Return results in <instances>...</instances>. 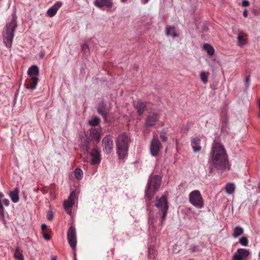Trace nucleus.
Returning a JSON list of instances; mask_svg holds the SVG:
<instances>
[{
    "mask_svg": "<svg viewBox=\"0 0 260 260\" xmlns=\"http://www.w3.org/2000/svg\"><path fill=\"white\" fill-rule=\"evenodd\" d=\"M123 2H125L126 0H121Z\"/></svg>",
    "mask_w": 260,
    "mask_h": 260,
    "instance_id": "nucleus-50",
    "label": "nucleus"
},
{
    "mask_svg": "<svg viewBox=\"0 0 260 260\" xmlns=\"http://www.w3.org/2000/svg\"><path fill=\"white\" fill-rule=\"evenodd\" d=\"M160 138L163 142H165L167 140V138L165 135H161Z\"/></svg>",
    "mask_w": 260,
    "mask_h": 260,
    "instance_id": "nucleus-38",
    "label": "nucleus"
},
{
    "mask_svg": "<svg viewBox=\"0 0 260 260\" xmlns=\"http://www.w3.org/2000/svg\"><path fill=\"white\" fill-rule=\"evenodd\" d=\"M53 213L50 211V220L53 218Z\"/></svg>",
    "mask_w": 260,
    "mask_h": 260,
    "instance_id": "nucleus-42",
    "label": "nucleus"
},
{
    "mask_svg": "<svg viewBox=\"0 0 260 260\" xmlns=\"http://www.w3.org/2000/svg\"><path fill=\"white\" fill-rule=\"evenodd\" d=\"M242 5L243 7H247L249 5V3L248 1L245 0L242 2Z\"/></svg>",
    "mask_w": 260,
    "mask_h": 260,
    "instance_id": "nucleus-37",
    "label": "nucleus"
},
{
    "mask_svg": "<svg viewBox=\"0 0 260 260\" xmlns=\"http://www.w3.org/2000/svg\"><path fill=\"white\" fill-rule=\"evenodd\" d=\"M161 144L157 138H153L150 144V151L152 155H157L160 151Z\"/></svg>",
    "mask_w": 260,
    "mask_h": 260,
    "instance_id": "nucleus-11",
    "label": "nucleus"
},
{
    "mask_svg": "<svg viewBox=\"0 0 260 260\" xmlns=\"http://www.w3.org/2000/svg\"><path fill=\"white\" fill-rule=\"evenodd\" d=\"M19 190L18 188H16L14 190L11 191L10 192V197L12 201V202L14 203H16L19 201Z\"/></svg>",
    "mask_w": 260,
    "mask_h": 260,
    "instance_id": "nucleus-18",
    "label": "nucleus"
},
{
    "mask_svg": "<svg viewBox=\"0 0 260 260\" xmlns=\"http://www.w3.org/2000/svg\"><path fill=\"white\" fill-rule=\"evenodd\" d=\"M192 142L194 144L193 146V149L194 152L199 151L201 150V147L199 145L200 142V139L196 137L192 140Z\"/></svg>",
    "mask_w": 260,
    "mask_h": 260,
    "instance_id": "nucleus-25",
    "label": "nucleus"
},
{
    "mask_svg": "<svg viewBox=\"0 0 260 260\" xmlns=\"http://www.w3.org/2000/svg\"><path fill=\"white\" fill-rule=\"evenodd\" d=\"M240 243L243 246H247L248 245V239L246 237H242L239 241Z\"/></svg>",
    "mask_w": 260,
    "mask_h": 260,
    "instance_id": "nucleus-33",
    "label": "nucleus"
},
{
    "mask_svg": "<svg viewBox=\"0 0 260 260\" xmlns=\"http://www.w3.org/2000/svg\"><path fill=\"white\" fill-rule=\"evenodd\" d=\"M155 206L158 209L160 213L162 214V219H165L169 208L167 197L162 196L160 199L157 197Z\"/></svg>",
    "mask_w": 260,
    "mask_h": 260,
    "instance_id": "nucleus-5",
    "label": "nucleus"
},
{
    "mask_svg": "<svg viewBox=\"0 0 260 260\" xmlns=\"http://www.w3.org/2000/svg\"><path fill=\"white\" fill-rule=\"evenodd\" d=\"M55 187V185L54 184H52L51 185H50V188H53Z\"/></svg>",
    "mask_w": 260,
    "mask_h": 260,
    "instance_id": "nucleus-45",
    "label": "nucleus"
},
{
    "mask_svg": "<svg viewBox=\"0 0 260 260\" xmlns=\"http://www.w3.org/2000/svg\"><path fill=\"white\" fill-rule=\"evenodd\" d=\"M78 199V194L75 191H72L68 200L63 201V206L66 212L70 215L72 214V209L75 201Z\"/></svg>",
    "mask_w": 260,
    "mask_h": 260,
    "instance_id": "nucleus-6",
    "label": "nucleus"
},
{
    "mask_svg": "<svg viewBox=\"0 0 260 260\" xmlns=\"http://www.w3.org/2000/svg\"><path fill=\"white\" fill-rule=\"evenodd\" d=\"M82 51H83L84 53L86 55H88V54L89 53V49L88 46L87 44H84L83 45V46H82Z\"/></svg>",
    "mask_w": 260,
    "mask_h": 260,
    "instance_id": "nucleus-34",
    "label": "nucleus"
},
{
    "mask_svg": "<svg viewBox=\"0 0 260 260\" xmlns=\"http://www.w3.org/2000/svg\"><path fill=\"white\" fill-rule=\"evenodd\" d=\"M91 160L92 165H96L100 161V153L96 149H93L91 151Z\"/></svg>",
    "mask_w": 260,
    "mask_h": 260,
    "instance_id": "nucleus-14",
    "label": "nucleus"
},
{
    "mask_svg": "<svg viewBox=\"0 0 260 260\" xmlns=\"http://www.w3.org/2000/svg\"><path fill=\"white\" fill-rule=\"evenodd\" d=\"M89 143H90V140H89V139H86L83 142V145H84V147L86 151H88V150L89 149Z\"/></svg>",
    "mask_w": 260,
    "mask_h": 260,
    "instance_id": "nucleus-35",
    "label": "nucleus"
},
{
    "mask_svg": "<svg viewBox=\"0 0 260 260\" xmlns=\"http://www.w3.org/2000/svg\"><path fill=\"white\" fill-rule=\"evenodd\" d=\"M113 141L109 136H106L102 141L103 150L106 153H110L113 150Z\"/></svg>",
    "mask_w": 260,
    "mask_h": 260,
    "instance_id": "nucleus-9",
    "label": "nucleus"
},
{
    "mask_svg": "<svg viewBox=\"0 0 260 260\" xmlns=\"http://www.w3.org/2000/svg\"><path fill=\"white\" fill-rule=\"evenodd\" d=\"M238 41L239 45H246L247 43V35L242 32L240 33L238 37Z\"/></svg>",
    "mask_w": 260,
    "mask_h": 260,
    "instance_id": "nucleus-20",
    "label": "nucleus"
},
{
    "mask_svg": "<svg viewBox=\"0 0 260 260\" xmlns=\"http://www.w3.org/2000/svg\"><path fill=\"white\" fill-rule=\"evenodd\" d=\"M16 19V14H13L11 22L7 23L3 32V42L7 48H11L12 46L14 31L17 26Z\"/></svg>",
    "mask_w": 260,
    "mask_h": 260,
    "instance_id": "nucleus-2",
    "label": "nucleus"
},
{
    "mask_svg": "<svg viewBox=\"0 0 260 260\" xmlns=\"http://www.w3.org/2000/svg\"><path fill=\"white\" fill-rule=\"evenodd\" d=\"M209 75L208 73H206L204 72H202L200 74V77L201 80L204 82V83H206L208 81V77Z\"/></svg>",
    "mask_w": 260,
    "mask_h": 260,
    "instance_id": "nucleus-32",
    "label": "nucleus"
},
{
    "mask_svg": "<svg viewBox=\"0 0 260 260\" xmlns=\"http://www.w3.org/2000/svg\"><path fill=\"white\" fill-rule=\"evenodd\" d=\"M243 234V230L240 226H236L234 229L233 236L234 238H237L242 235Z\"/></svg>",
    "mask_w": 260,
    "mask_h": 260,
    "instance_id": "nucleus-27",
    "label": "nucleus"
},
{
    "mask_svg": "<svg viewBox=\"0 0 260 260\" xmlns=\"http://www.w3.org/2000/svg\"><path fill=\"white\" fill-rule=\"evenodd\" d=\"M169 31H170V29L169 28H167V34L168 35H171V34H170V32H169Z\"/></svg>",
    "mask_w": 260,
    "mask_h": 260,
    "instance_id": "nucleus-43",
    "label": "nucleus"
},
{
    "mask_svg": "<svg viewBox=\"0 0 260 260\" xmlns=\"http://www.w3.org/2000/svg\"><path fill=\"white\" fill-rule=\"evenodd\" d=\"M158 114L156 113L151 112L148 114L146 120L145 124L147 126H152L158 121Z\"/></svg>",
    "mask_w": 260,
    "mask_h": 260,
    "instance_id": "nucleus-12",
    "label": "nucleus"
},
{
    "mask_svg": "<svg viewBox=\"0 0 260 260\" xmlns=\"http://www.w3.org/2000/svg\"><path fill=\"white\" fill-rule=\"evenodd\" d=\"M136 108L140 115H142L146 110V105L141 101H138L136 105Z\"/></svg>",
    "mask_w": 260,
    "mask_h": 260,
    "instance_id": "nucleus-23",
    "label": "nucleus"
},
{
    "mask_svg": "<svg viewBox=\"0 0 260 260\" xmlns=\"http://www.w3.org/2000/svg\"><path fill=\"white\" fill-rule=\"evenodd\" d=\"M41 231L42 234L43 235V238L46 240H49V234L46 233V232L47 231V225L46 224H43L41 226Z\"/></svg>",
    "mask_w": 260,
    "mask_h": 260,
    "instance_id": "nucleus-29",
    "label": "nucleus"
},
{
    "mask_svg": "<svg viewBox=\"0 0 260 260\" xmlns=\"http://www.w3.org/2000/svg\"><path fill=\"white\" fill-rule=\"evenodd\" d=\"M46 14L49 15V10L47 11Z\"/></svg>",
    "mask_w": 260,
    "mask_h": 260,
    "instance_id": "nucleus-49",
    "label": "nucleus"
},
{
    "mask_svg": "<svg viewBox=\"0 0 260 260\" xmlns=\"http://www.w3.org/2000/svg\"><path fill=\"white\" fill-rule=\"evenodd\" d=\"M62 3L57 2L54 6L50 8V17L53 16L57 12L58 9L61 6Z\"/></svg>",
    "mask_w": 260,
    "mask_h": 260,
    "instance_id": "nucleus-22",
    "label": "nucleus"
},
{
    "mask_svg": "<svg viewBox=\"0 0 260 260\" xmlns=\"http://www.w3.org/2000/svg\"><path fill=\"white\" fill-rule=\"evenodd\" d=\"M52 260H56V258L55 257H53L52 258Z\"/></svg>",
    "mask_w": 260,
    "mask_h": 260,
    "instance_id": "nucleus-48",
    "label": "nucleus"
},
{
    "mask_svg": "<svg viewBox=\"0 0 260 260\" xmlns=\"http://www.w3.org/2000/svg\"><path fill=\"white\" fill-rule=\"evenodd\" d=\"M161 182V177L158 175L150 176L147 189L146 190V197L150 201L153 198L156 192L158 190Z\"/></svg>",
    "mask_w": 260,
    "mask_h": 260,
    "instance_id": "nucleus-3",
    "label": "nucleus"
},
{
    "mask_svg": "<svg viewBox=\"0 0 260 260\" xmlns=\"http://www.w3.org/2000/svg\"><path fill=\"white\" fill-rule=\"evenodd\" d=\"M94 4L95 6L100 8L103 7L111 8L112 5L111 0H95Z\"/></svg>",
    "mask_w": 260,
    "mask_h": 260,
    "instance_id": "nucleus-16",
    "label": "nucleus"
},
{
    "mask_svg": "<svg viewBox=\"0 0 260 260\" xmlns=\"http://www.w3.org/2000/svg\"><path fill=\"white\" fill-rule=\"evenodd\" d=\"M14 256L16 260H24L22 254V250L19 247H17L14 252Z\"/></svg>",
    "mask_w": 260,
    "mask_h": 260,
    "instance_id": "nucleus-24",
    "label": "nucleus"
},
{
    "mask_svg": "<svg viewBox=\"0 0 260 260\" xmlns=\"http://www.w3.org/2000/svg\"><path fill=\"white\" fill-rule=\"evenodd\" d=\"M249 251L244 248H240L233 255L232 260H245L249 256Z\"/></svg>",
    "mask_w": 260,
    "mask_h": 260,
    "instance_id": "nucleus-10",
    "label": "nucleus"
},
{
    "mask_svg": "<svg viewBox=\"0 0 260 260\" xmlns=\"http://www.w3.org/2000/svg\"><path fill=\"white\" fill-rule=\"evenodd\" d=\"M142 1H143V3L145 4V3H147L149 0H142Z\"/></svg>",
    "mask_w": 260,
    "mask_h": 260,
    "instance_id": "nucleus-46",
    "label": "nucleus"
},
{
    "mask_svg": "<svg viewBox=\"0 0 260 260\" xmlns=\"http://www.w3.org/2000/svg\"><path fill=\"white\" fill-rule=\"evenodd\" d=\"M100 122V119L97 117H94L93 119L88 121V123L91 126H96L99 125Z\"/></svg>",
    "mask_w": 260,
    "mask_h": 260,
    "instance_id": "nucleus-30",
    "label": "nucleus"
},
{
    "mask_svg": "<svg viewBox=\"0 0 260 260\" xmlns=\"http://www.w3.org/2000/svg\"><path fill=\"white\" fill-rule=\"evenodd\" d=\"M4 197L3 193L0 192V215L1 217H4L5 210L3 206L2 202L6 206H8L10 204V201L8 199H4L2 201L1 199Z\"/></svg>",
    "mask_w": 260,
    "mask_h": 260,
    "instance_id": "nucleus-17",
    "label": "nucleus"
},
{
    "mask_svg": "<svg viewBox=\"0 0 260 260\" xmlns=\"http://www.w3.org/2000/svg\"><path fill=\"white\" fill-rule=\"evenodd\" d=\"M189 201L193 205L196 207L201 208L203 206V200L198 190H194L190 193Z\"/></svg>",
    "mask_w": 260,
    "mask_h": 260,
    "instance_id": "nucleus-7",
    "label": "nucleus"
},
{
    "mask_svg": "<svg viewBox=\"0 0 260 260\" xmlns=\"http://www.w3.org/2000/svg\"><path fill=\"white\" fill-rule=\"evenodd\" d=\"M38 78L36 77H31L25 83V86L27 88H29L31 90L34 89L38 83Z\"/></svg>",
    "mask_w": 260,
    "mask_h": 260,
    "instance_id": "nucleus-15",
    "label": "nucleus"
},
{
    "mask_svg": "<svg viewBox=\"0 0 260 260\" xmlns=\"http://www.w3.org/2000/svg\"><path fill=\"white\" fill-rule=\"evenodd\" d=\"M198 250H199V249H198L196 246H193L192 247V251L193 252H194V251H198Z\"/></svg>",
    "mask_w": 260,
    "mask_h": 260,
    "instance_id": "nucleus-41",
    "label": "nucleus"
},
{
    "mask_svg": "<svg viewBox=\"0 0 260 260\" xmlns=\"http://www.w3.org/2000/svg\"><path fill=\"white\" fill-rule=\"evenodd\" d=\"M250 82V75H248L245 77V83L246 84V87L249 86V83Z\"/></svg>",
    "mask_w": 260,
    "mask_h": 260,
    "instance_id": "nucleus-36",
    "label": "nucleus"
},
{
    "mask_svg": "<svg viewBox=\"0 0 260 260\" xmlns=\"http://www.w3.org/2000/svg\"><path fill=\"white\" fill-rule=\"evenodd\" d=\"M27 74L31 77H35L39 74V68L37 66H31L28 70Z\"/></svg>",
    "mask_w": 260,
    "mask_h": 260,
    "instance_id": "nucleus-21",
    "label": "nucleus"
},
{
    "mask_svg": "<svg viewBox=\"0 0 260 260\" xmlns=\"http://www.w3.org/2000/svg\"><path fill=\"white\" fill-rule=\"evenodd\" d=\"M46 216H47V218L48 219H49V212H47V215H46Z\"/></svg>",
    "mask_w": 260,
    "mask_h": 260,
    "instance_id": "nucleus-47",
    "label": "nucleus"
},
{
    "mask_svg": "<svg viewBox=\"0 0 260 260\" xmlns=\"http://www.w3.org/2000/svg\"><path fill=\"white\" fill-rule=\"evenodd\" d=\"M203 48L207 52L209 55L212 56L214 55V50L211 45L209 44H205L203 46Z\"/></svg>",
    "mask_w": 260,
    "mask_h": 260,
    "instance_id": "nucleus-28",
    "label": "nucleus"
},
{
    "mask_svg": "<svg viewBox=\"0 0 260 260\" xmlns=\"http://www.w3.org/2000/svg\"><path fill=\"white\" fill-rule=\"evenodd\" d=\"M129 141V138L125 133H123L117 138L116 144L118 148V153L121 159L124 158L127 153Z\"/></svg>",
    "mask_w": 260,
    "mask_h": 260,
    "instance_id": "nucleus-4",
    "label": "nucleus"
},
{
    "mask_svg": "<svg viewBox=\"0 0 260 260\" xmlns=\"http://www.w3.org/2000/svg\"><path fill=\"white\" fill-rule=\"evenodd\" d=\"M235 189V185L234 183H228L225 186V190L228 194L233 193Z\"/></svg>",
    "mask_w": 260,
    "mask_h": 260,
    "instance_id": "nucleus-26",
    "label": "nucleus"
},
{
    "mask_svg": "<svg viewBox=\"0 0 260 260\" xmlns=\"http://www.w3.org/2000/svg\"><path fill=\"white\" fill-rule=\"evenodd\" d=\"M74 174H75V177L77 179L79 180V179H81L82 177L83 172L80 169L77 168L75 169V170L74 171Z\"/></svg>",
    "mask_w": 260,
    "mask_h": 260,
    "instance_id": "nucleus-31",
    "label": "nucleus"
},
{
    "mask_svg": "<svg viewBox=\"0 0 260 260\" xmlns=\"http://www.w3.org/2000/svg\"><path fill=\"white\" fill-rule=\"evenodd\" d=\"M258 187H259V188L260 189V183H259V184Z\"/></svg>",
    "mask_w": 260,
    "mask_h": 260,
    "instance_id": "nucleus-51",
    "label": "nucleus"
},
{
    "mask_svg": "<svg viewBox=\"0 0 260 260\" xmlns=\"http://www.w3.org/2000/svg\"><path fill=\"white\" fill-rule=\"evenodd\" d=\"M212 171H213V169H212V168H209V173H212Z\"/></svg>",
    "mask_w": 260,
    "mask_h": 260,
    "instance_id": "nucleus-44",
    "label": "nucleus"
},
{
    "mask_svg": "<svg viewBox=\"0 0 260 260\" xmlns=\"http://www.w3.org/2000/svg\"><path fill=\"white\" fill-rule=\"evenodd\" d=\"M98 112L102 115L105 121L106 122L107 121L109 112L108 110L106 109V105L104 103H101L99 105L98 108Z\"/></svg>",
    "mask_w": 260,
    "mask_h": 260,
    "instance_id": "nucleus-13",
    "label": "nucleus"
},
{
    "mask_svg": "<svg viewBox=\"0 0 260 260\" xmlns=\"http://www.w3.org/2000/svg\"><path fill=\"white\" fill-rule=\"evenodd\" d=\"M212 162L217 169H224L228 167V154L223 146L219 142H215L212 147Z\"/></svg>",
    "mask_w": 260,
    "mask_h": 260,
    "instance_id": "nucleus-1",
    "label": "nucleus"
},
{
    "mask_svg": "<svg viewBox=\"0 0 260 260\" xmlns=\"http://www.w3.org/2000/svg\"><path fill=\"white\" fill-rule=\"evenodd\" d=\"M258 117L260 118V99L258 101Z\"/></svg>",
    "mask_w": 260,
    "mask_h": 260,
    "instance_id": "nucleus-39",
    "label": "nucleus"
},
{
    "mask_svg": "<svg viewBox=\"0 0 260 260\" xmlns=\"http://www.w3.org/2000/svg\"><path fill=\"white\" fill-rule=\"evenodd\" d=\"M68 240L71 247L75 248L77 243L76 231L73 226H71L68 231Z\"/></svg>",
    "mask_w": 260,
    "mask_h": 260,
    "instance_id": "nucleus-8",
    "label": "nucleus"
},
{
    "mask_svg": "<svg viewBox=\"0 0 260 260\" xmlns=\"http://www.w3.org/2000/svg\"><path fill=\"white\" fill-rule=\"evenodd\" d=\"M243 15L245 17H247L248 16V12L247 10H245L243 12Z\"/></svg>",
    "mask_w": 260,
    "mask_h": 260,
    "instance_id": "nucleus-40",
    "label": "nucleus"
},
{
    "mask_svg": "<svg viewBox=\"0 0 260 260\" xmlns=\"http://www.w3.org/2000/svg\"><path fill=\"white\" fill-rule=\"evenodd\" d=\"M89 137L92 138L91 140H94L98 143L101 138V134L97 129L94 128L91 131Z\"/></svg>",
    "mask_w": 260,
    "mask_h": 260,
    "instance_id": "nucleus-19",
    "label": "nucleus"
}]
</instances>
